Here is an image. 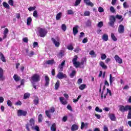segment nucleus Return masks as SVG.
Masks as SVG:
<instances>
[{"instance_id":"obj_1","label":"nucleus","mask_w":131,"mask_h":131,"mask_svg":"<svg viewBox=\"0 0 131 131\" xmlns=\"http://www.w3.org/2000/svg\"><path fill=\"white\" fill-rule=\"evenodd\" d=\"M78 58V57H77V55H75L74 58L72 60L73 65L76 68H78L80 65H83V64H84V61H81V62L77 61Z\"/></svg>"},{"instance_id":"obj_2","label":"nucleus","mask_w":131,"mask_h":131,"mask_svg":"<svg viewBox=\"0 0 131 131\" xmlns=\"http://www.w3.org/2000/svg\"><path fill=\"white\" fill-rule=\"evenodd\" d=\"M48 33V30L45 28H39L38 29L37 35L40 36V37H45Z\"/></svg>"},{"instance_id":"obj_3","label":"nucleus","mask_w":131,"mask_h":131,"mask_svg":"<svg viewBox=\"0 0 131 131\" xmlns=\"http://www.w3.org/2000/svg\"><path fill=\"white\" fill-rule=\"evenodd\" d=\"M40 80V78L39 75L34 74L31 78V82L34 83V82H37Z\"/></svg>"},{"instance_id":"obj_4","label":"nucleus","mask_w":131,"mask_h":131,"mask_svg":"<svg viewBox=\"0 0 131 131\" xmlns=\"http://www.w3.org/2000/svg\"><path fill=\"white\" fill-rule=\"evenodd\" d=\"M119 107V110L121 111V112H125V111H127L128 110H129V109H131V106L129 105L124 106L122 105H120Z\"/></svg>"},{"instance_id":"obj_5","label":"nucleus","mask_w":131,"mask_h":131,"mask_svg":"<svg viewBox=\"0 0 131 131\" xmlns=\"http://www.w3.org/2000/svg\"><path fill=\"white\" fill-rule=\"evenodd\" d=\"M30 126L32 128V126H34V120L31 119L30 120V123L26 125V128L28 131H30Z\"/></svg>"},{"instance_id":"obj_6","label":"nucleus","mask_w":131,"mask_h":131,"mask_svg":"<svg viewBox=\"0 0 131 131\" xmlns=\"http://www.w3.org/2000/svg\"><path fill=\"white\" fill-rule=\"evenodd\" d=\"M110 22L108 23L109 25L111 26V27H114V23L116 21L115 18V16L114 15H111L109 18Z\"/></svg>"},{"instance_id":"obj_7","label":"nucleus","mask_w":131,"mask_h":131,"mask_svg":"<svg viewBox=\"0 0 131 131\" xmlns=\"http://www.w3.org/2000/svg\"><path fill=\"white\" fill-rule=\"evenodd\" d=\"M55 107H51L49 110L46 111V114L47 116V117H49V118H51V114L50 113H54L55 112Z\"/></svg>"},{"instance_id":"obj_8","label":"nucleus","mask_w":131,"mask_h":131,"mask_svg":"<svg viewBox=\"0 0 131 131\" xmlns=\"http://www.w3.org/2000/svg\"><path fill=\"white\" fill-rule=\"evenodd\" d=\"M52 40L53 42V43L55 45V47H59L60 46V39L57 38L55 39L54 38H52Z\"/></svg>"},{"instance_id":"obj_9","label":"nucleus","mask_w":131,"mask_h":131,"mask_svg":"<svg viewBox=\"0 0 131 131\" xmlns=\"http://www.w3.org/2000/svg\"><path fill=\"white\" fill-rule=\"evenodd\" d=\"M27 114V112L25 111H23L22 110H19L17 111L18 116H26Z\"/></svg>"},{"instance_id":"obj_10","label":"nucleus","mask_w":131,"mask_h":131,"mask_svg":"<svg viewBox=\"0 0 131 131\" xmlns=\"http://www.w3.org/2000/svg\"><path fill=\"white\" fill-rule=\"evenodd\" d=\"M57 77L59 79H63V78H67V75L62 72H59L57 75Z\"/></svg>"},{"instance_id":"obj_11","label":"nucleus","mask_w":131,"mask_h":131,"mask_svg":"<svg viewBox=\"0 0 131 131\" xmlns=\"http://www.w3.org/2000/svg\"><path fill=\"white\" fill-rule=\"evenodd\" d=\"M114 58L117 63H118L119 64H122V59L120 58L118 55H115Z\"/></svg>"},{"instance_id":"obj_12","label":"nucleus","mask_w":131,"mask_h":131,"mask_svg":"<svg viewBox=\"0 0 131 131\" xmlns=\"http://www.w3.org/2000/svg\"><path fill=\"white\" fill-rule=\"evenodd\" d=\"M59 101L62 105H67L68 103L67 100L64 97H59Z\"/></svg>"},{"instance_id":"obj_13","label":"nucleus","mask_w":131,"mask_h":131,"mask_svg":"<svg viewBox=\"0 0 131 131\" xmlns=\"http://www.w3.org/2000/svg\"><path fill=\"white\" fill-rule=\"evenodd\" d=\"M119 33H123L124 32V26L122 25H120L118 28Z\"/></svg>"},{"instance_id":"obj_14","label":"nucleus","mask_w":131,"mask_h":131,"mask_svg":"<svg viewBox=\"0 0 131 131\" xmlns=\"http://www.w3.org/2000/svg\"><path fill=\"white\" fill-rule=\"evenodd\" d=\"M78 26H75V27H73V33L74 35H76L77 33H78Z\"/></svg>"},{"instance_id":"obj_15","label":"nucleus","mask_w":131,"mask_h":131,"mask_svg":"<svg viewBox=\"0 0 131 131\" xmlns=\"http://www.w3.org/2000/svg\"><path fill=\"white\" fill-rule=\"evenodd\" d=\"M8 33H9V29L8 28H5L4 31L3 39L8 37Z\"/></svg>"},{"instance_id":"obj_16","label":"nucleus","mask_w":131,"mask_h":131,"mask_svg":"<svg viewBox=\"0 0 131 131\" xmlns=\"http://www.w3.org/2000/svg\"><path fill=\"white\" fill-rule=\"evenodd\" d=\"M115 77H112V75H110V85H112L113 84V82L115 81Z\"/></svg>"},{"instance_id":"obj_17","label":"nucleus","mask_w":131,"mask_h":131,"mask_svg":"<svg viewBox=\"0 0 131 131\" xmlns=\"http://www.w3.org/2000/svg\"><path fill=\"white\" fill-rule=\"evenodd\" d=\"M5 77H4V70L2 68H0V80H4Z\"/></svg>"},{"instance_id":"obj_18","label":"nucleus","mask_w":131,"mask_h":131,"mask_svg":"<svg viewBox=\"0 0 131 131\" xmlns=\"http://www.w3.org/2000/svg\"><path fill=\"white\" fill-rule=\"evenodd\" d=\"M57 127V125H56L55 123H54L51 126L50 129L51 131H56L57 130V129L56 128Z\"/></svg>"},{"instance_id":"obj_19","label":"nucleus","mask_w":131,"mask_h":131,"mask_svg":"<svg viewBox=\"0 0 131 131\" xmlns=\"http://www.w3.org/2000/svg\"><path fill=\"white\" fill-rule=\"evenodd\" d=\"M99 65L100 66H101V67H102V68H103V69H107V66L105 64V63H104V62L100 61L99 63Z\"/></svg>"},{"instance_id":"obj_20","label":"nucleus","mask_w":131,"mask_h":131,"mask_svg":"<svg viewBox=\"0 0 131 131\" xmlns=\"http://www.w3.org/2000/svg\"><path fill=\"white\" fill-rule=\"evenodd\" d=\"M45 85L47 86L49 85V84L50 83V78H49V77L48 76H45Z\"/></svg>"},{"instance_id":"obj_21","label":"nucleus","mask_w":131,"mask_h":131,"mask_svg":"<svg viewBox=\"0 0 131 131\" xmlns=\"http://www.w3.org/2000/svg\"><path fill=\"white\" fill-rule=\"evenodd\" d=\"M77 129H78V126L76 124H73L72 126L71 127V130L72 131H75V130H77Z\"/></svg>"},{"instance_id":"obj_22","label":"nucleus","mask_w":131,"mask_h":131,"mask_svg":"<svg viewBox=\"0 0 131 131\" xmlns=\"http://www.w3.org/2000/svg\"><path fill=\"white\" fill-rule=\"evenodd\" d=\"M13 78H14L15 81H19V80H20V79H21V78L20 77H19V76H18L16 74L14 75Z\"/></svg>"},{"instance_id":"obj_23","label":"nucleus","mask_w":131,"mask_h":131,"mask_svg":"<svg viewBox=\"0 0 131 131\" xmlns=\"http://www.w3.org/2000/svg\"><path fill=\"white\" fill-rule=\"evenodd\" d=\"M102 39L103 40H104V41H107L108 39V34H104L102 36Z\"/></svg>"},{"instance_id":"obj_24","label":"nucleus","mask_w":131,"mask_h":131,"mask_svg":"<svg viewBox=\"0 0 131 131\" xmlns=\"http://www.w3.org/2000/svg\"><path fill=\"white\" fill-rule=\"evenodd\" d=\"M60 86V81L57 80L55 84V90H58Z\"/></svg>"},{"instance_id":"obj_25","label":"nucleus","mask_w":131,"mask_h":131,"mask_svg":"<svg viewBox=\"0 0 131 131\" xmlns=\"http://www.w3.org/2000/svg\"><path fill=\"white\" fill-rule=\"evenodd\" d=\"M89 54H90L92 57H93L94 58H96L97 57V55H96V53H95V51L92 50L89 52Z\"/></svg>"},{"instance_id":"obj_26","label":"nucleus","mask_w":131,"mask_h":131,"mask_svg":"<svg viewBox=\"0 0 131 131\" xmlns=\"http://www.w3.org/2000/svg\"><path fill=\"white\" fill-rule=\"evenodd\" d=\"M0 57L1 59V61L2 62H6V58H5V56H4V54L2 53H0Z\"/></svg>"},{"instance_id":"obj_27","label":"nucleus","mask_w":131,"mask_h":131,"mask_svg":"<svg viewBox=\"0 0 131 131\" xmlns=\"http://www.w3.org/2000/svg\"><path fill=\"white\" fill-rule=\"evenodd\" d=\"M65 65V60H63L59 66L60 71H63V67Z\"/></svg>"},{"instance_id":"obj_28","label":"nucleus","mask_w":131,"mask_h":131,"mask_svg":"<svg viewBox=\"0 0 131 131\" xmlns=\"http://www.w3.org/2000/svg\"><path fill=\"white\" fill-rule=\"evenodd\" d=\"M85 88H86V85H85V84H81L80 86H79V90H81V91H83Z\"/></svg>"},{"instance_id":"obj_29","label":"nucleus","mask_w":131,"mask_h":131,"mask_svg":"<svg viewBox=\"0 0 131 131\" xmlns=\"http://www.w3.org/2000/svg\"><path fill=\"white\" fill-rule=\"evenodd\" d=\"M39 100L38 99V97H35V98L33 100L34 104L35 105H37L39 103Z\"/></svg>"},{"instance_id":"obj_30","label":"nucleus","mask_w":131,"mask_h":131,"mask_svg":"<svg viewBox=\"0 0 131 131\" xmlns=\"http://www.w3.org/2000/svg\"><path fill=\"white\" fill-rule=\"evenodd\" d=\"M62 17V13L59 12V13H58L56 15V19L57 20H60V19H61V17Z\"/></svg>"},{"instance_id":"obj_31","label":"nucleus","mask_w":131,"mask_h":131,"mask_svg":"<svg viewBox=\"0 0 131 131\" xmlns=\"http://www.w3.org/2000/svg\"><path fill=\"white\" fill-rule=\"evenodd\" d=\"M32 21V19L31 17H28L27 20V25L29 26L30 24H31V21Z\"/></svg>"},{"instance_id":"obj_32","label":"nucleus","mask_w":131,"mask_h":131,"mask_svg":"<svg viewBox=\"0 0 131 131\" xmlns=\"http://www.w3.org/2000/svg\"><path fill=\"white\" fill-rule=\"evenodd\" d=\"M109 117L111 119V120H112V121H114L115 120V115L114 114H111L109 116Z\"/></svg>"},{"instance_id":"obj_33","label":"nucleus","mask_w":131,"mask_h":131,"mask_svg":"<svg viewBox=\"0 0 131 131\" xmlns=\"http://www.w3.org/2000/svg\"><path fill=\"white\" fill-rule=\"evenodd\" d=\"M111 37L114 41H116L117 40V38H116V37H115V35H114V34L111 33Z\"/></svg>"},{"instance_id":"obj_34","label":"nucleus","mask_w":131,"mask_h":131,"mask_svg":"<svg viewBox=\"0 0 131 131\" xmlns=\"http://www.w3.org/2000/svg\"><path fill=\"white\" fill-rule=\"evenodd\" d=\"M3 7L6 9H10V5L7 2H3Z\"/></svg>"},{"instance_id":"obj_35","label":"nucleus","mask_w":131,"mask_h":131,"mask_svg":"<svg viewBox=\"0 0 131 131\" xmlns=\"http://www.w3.org/2000/svg\"><path fill=\"white\" fill-rule=\"evenodd\" d=\"M29 97H30V94L28 93H25L24 95V99L26 100V99H28V98H29Z\"/></svg>"},{"instance_id":"obj_36","label":"nucleus","mask_w":131,"mask_h":131,"mask_svg":"<svg viewBox=\"0 0 131 131\" xmlns=\"http://www.w3.org/2000/svg\"><path fill=\"white\" fill-rule=\"evenodd\" d=\"M46 64H48V65H52V64H54V60H50L46 61Z\"/></svg>"},{"instance_id":"obj_37","label":"nucleus","mask_w":131,"mask_h":131,"mask_svg":"<svg viewBox=\"0 0 131 131\" xmlns=\"http://www.w3.org/2000/svg\"><path fill=\"white\" fill-rule=\"evenodd\" d=\"M68 15H73L74 14V12H73V10H67Z\"/></svg>"},{"instance_id":"obj_38","label":"nucleus","mask_w":131,"mask_h":131,"mask_svg":"<svg viewBox=\"0 0 131 131\" xmlns=\"http://www.w3.org/2000/svg\"><path fill=\"white\" fill-rule=\"evenodd\" d=\"M103 25L104 24H103V21H100L98 23L97 26L99 27V28H102Z\"/></svg>"},{"instance_id":"obj_39","label":"nucleus","mask_w":131,"mask_h":131,"mask_svg":"<svg viewBox=\"0 0 131 131\" xmlns=\"http://www.w3.org/2000/svg\"><path fill=\"white\" fill-rule=\"evenodd\" d=\"M91 15V12L89 11H85L84 12V16H89Z\"/></svg>"},{"instance_id":"obj_40","label":"nucleus","mask_w":131,"mask_h":131,"mask_svg":"<svg viewBox=\"0 0 131 131\" xmlns=\"http://www.w3.org/2000/svg\"><path fill=\"white\" fill-rule=\"evenodd\" d=\"M95 111H96V112H99V113H102V112H103V110L100 109L98 106L95 108Z\"/></svg>"},{"instance_id":"obj_41","label":"nucleus","mask_w":131,"mask_h":131,"mask_svg":"<svg viewBox=\"0 0 131 131\" xmlns=\"http://www.w3.org/2000/svg\"><path fill=\"white\" fill-rule=\"evenodd\" d=\"M33 16L35 18H37L38 17V14H37V11L35 10L33 13Z\"/></svg>"},{"instance_id":"obj_42","label":"nucleus","mask_w":131,"mask_h":131,"mask_svg":"<svg viewBox=\"0 0 131 131\" xmlns=\"http://www.w3.org/2000/svg\"><path fill=\"white\" fill-rule=\"evenodd\" d=\"M80 98H81V95H79L78 96V97H77V99H73V102L74 103H76L77 102H78V100H79L80 99Z\"/></svg>"},{"instance_id":"obj_43","label":"nucleus","mask_w":131,"mask_h":131,"mask_svg":"<svg viewBox=\"0 0 131 131\" xmlns=\"http://www.w3.org/2000/svg\"><path fill=\"white\" fill-rule=\"evenodd\" d=\"M75 73H76V72L75 71H72V73L70 74V77L72 78L74 77V75H75Z\"/></svg>"},{"instance_id":"obj_44","label":"nucleus","mask_w":131,"mask_h":131,"mask_svg":"<svg viewBox=\"0 0 131 131\" xmlns=\"http://www.w3.org/2000/svg\"><path fill=\"white\" fill-rule=\"evenodd\" d=\"M38 122H42V115L41 114L38 116Z\"/></svg>"},{"instance_id":"obj_45","label":"nucleus","mask_w":131,"mask_h":131,"mask_svg":"<svg viewBox=\"0 0 131 131\" xmlns=\"http://www.w3.org/2000/svg\"><path fill=\"white\" fill-rule=\"evenodd\" d=\"M128 113L127 115V119H131V109L128 110Z\"/></svg>"},{"instance_id":"obj_46","label":"nucleus","mask_w":131,"mask_h":131,"mask_svg":"<svg viewBox=\"0 0 131 131\" xmlns=\"http://www.w3.org/2000/svg\"><path fill=\"white\" fill-rule=\"evenodd\" d=\"M61 29H62V30H63V31H66V29H67V28L66 27V25H65V24L62 25Z\"/></svg>"},{"instance_id":"obj_47","label":"nucleus","mask_w":131,"mask_h":131,"mask_svg":"<svg viewBox=\"0 0 131 131\" xmlns=\"http://www.w3.org/2000/svg\"><path fill=\"white\" fill-rule=\"evenodd\" d=\"M81 2V0H76L75 3V6L77 7L79 4H80V2Z\"/></svg>"},{"instance_id":"obj_48","label":"nucleus","mask_w":131,"mask_h":131,"mask_svg":"<svg viewBox=\"0 0 131 131\" xmlns=\"http://www.w3.org/2000/svg\"><path fill=\"white\" fill-rule=\"evenodd\" d=\"M86 5H87V6H90V7H94V4H93V3H92V2L91 1H89L88 3H86Z\"/></svg>"},{"instance_id":"obj_49","label":"nucleus","mask_w":131,"mask_h":131,"mask_svg":"<svg viewBox=\"0 0 131 131\" xmlns=\"http://www.w3.org/2000/svg\"><path fill=\"white\" fill-rule=\"evenodd\" d=\"M7 105L9 107H12V105H13V102L11 101V100H8L7 101Z\"/></svg>"},{"instance_id":"obj_50","label":"nucleus","mask_w":131,"mask_h":131,"mask_svg":"<svg viewBox=\"0 0 131 131\" xmlns=\"http://www.w3.org/2000/svg\"><path fill=\"white\" fill-rule=\"evenodd\" d=\"M110 12H111V13H115V9H114V7H113V6H111L110 7Z\"/></svg>"},{"instance_id":"obj_51","label":"nucleus","mask_w":131,"mask_h":131,"mask_svg":"<svg viewBox=\"0 0 131 131\" xmlns=\"http://www.w3.org/2000/svg\"><path fill=\"white\" fill-rule=\"evenodd\" d=\"M101 60H105L106 58H107L106 54H101Z\"/></svg>"},{"instance_id":"obj_52","label":"nucleus","mask_w":131,"mask_h":131,"mask_svg":"<svg viewBox=\"0 0 131 131\" xmlns=\"http://www.w3.org/2000/svg\"><path fill=\"white\" fill-rule=\"evenodd\" d=\"M35 7H30V8H28V10L30 11V12L34 11V10H35Z\"/></svg>"},{"instance_id":"obj_53","label":"nucleus","mask_w":131,"mask_h":131,"mask_svg":"<svg viewBox=\"0 0 131 131\" xmlns=\"http://www.w3.org/2000/svg\"><path fill=\"white\" fill-rule=\"evenodd\" d=\"M68 49L70 51H72V50H73V46L71 45H70L68 46Z\"/></svg>"},{"instance_id":"obj_54","label":"nucleus","mask_w":131,"mask_h":131,"mask_svg":"<svg viewBox=\"0 0 131 131\" xmlns=\"http://www.w3.org/2000/svg\"><path fill=\"white\" fill-rule=\"evenodd\" d=\"M86 25V26H91V25H92V21L90 20H88Z\"/></svg>"},{"instance_id":"obj_55","label":"nucleus","mask_w":131,"mask_h":131,"mask_svg":"<svg viewBox=\"0 0 131 131\" xmlns=\"http://www.w3.org/2000/svg\"><path fill=\"white\" fill-rule=\"evenodd\" d=\"M8 4H9L10 6H14V1L13 0H9L8 1Z\"/></svg>"},{"instance_id":"obj_56","label":"nucleus","mask_w":131,"mask_h":131,"mask_svg":"<svg viewBox=\"0 0 131 131\" xmlns=\"http://www.w3.org/2000/svg\"><path fill=\"white\" fill-rule=\"evenodd\" d=\"M98 12H99V13H103V12H104V9L102 7H99Z\"/></svg>"},{"instance_id":"obj_57","label":"nucleus","mask_w":131,"mask_h":131,"mask_svg":"<svg viewBox=\"0 0 131 131\" xmlns=\"http://www.w3.org/2000/svg\"><path fill=\"white\" fill-rule=\"evenodd\" d=\"M58 55H59V57L62 58L63 57V56H64V52H63V51H61L59 52Z\"/></svg>"},{"instance_id":"obj_58","label":"nucleus","mask_w":131,"mask_h":131,"mask_svg":"<svg viewBox=\"0 0 131 131\" xmlns=\"http://www.w3.org/2000/svg\"><path fill=\"white\" fill-rule=\"evenodd\" d=\"M15 105H16V106H21V105H22V102H21L20 101H18L15 103Z\"/></svg>"},{"instance_id":"obj_59","label":"nucleus","mask_w":131,"mask_h":131,"mask_svg":"<svg viewBox=\"0 0 131 131\" xmlns=\"http://www.w3.org/2000/svg\"><path fill=\"white\" fill-rule=\"evenodd\" d=\"M23 41L24 42H28V37H25L23 39Z\"/></svg>"},{"instance_id":"obj_60","label":"nucleus","mask_w":131,"mask_h":131,"mask_svg":"<svg viewBox=\"0 0 131 131\" xmlns=\"http://www.w3.org/2000/svg\"><path fill=\"white\" fill-rule=\"evenodd\" d=\"M80 51V49L79 48L77 47L74 50V52L75 53H79V51Z\"/></svg>"},{"instance_id":"obj_61","label":"nucleus","mask_w":131,"mask_h":131,"mask_svg":"<svg viewBox=\"0 0 131 131\" xmlns=\"http://www.w3.org/2000/svg\"><path fill=\"white\" fill-rule=\"evenodd\" d=\"M123 6L125 9H126V8H128V5H127L126 2H124L123 4Z\"/></svg>"},{"instance_id":"obj_62","label":"nucleus","mask_w":131,"mask_h":131,"mask_svg":"<svg viewBox=\"0 0 131 131\" xmlns=\"http://www.w3.org/2000/svg\"><path fill=\"white\" fill-rule=\"evenodd\" d=\"M82 83V79L81 78H79L78 79V81H77V83L78 84H80V83Z\"/></svg>"},{"instance_id":"obj_63","label":"nucleus","mask_w":131,"mask_h":131,"mask_svg":"<svg viewBox=\"0 0 131 131\" xmlns=\"http://www.w3.org/2000/svg\"><path fill=\"white\" fill-rule=\"evenodd\" d=\"M110 61H111V59H110V58H106V60H105V62L106 64H108V63H109V62H110Z\"/></svg>"},{"instance_id":"obj_64","label":"nucleus","mask_w":131,"mask_h":131,"mask_svg":"<svg viewBox=\"0 0 131 131\" xmlns=\"http://www.w3.org/2000/svg\"><path fill=\"white\" fill-rule=\"evenodd\" d=\"M103 131H108V127H107V126L104 125Z\"/></svg>"}]
</instances>
